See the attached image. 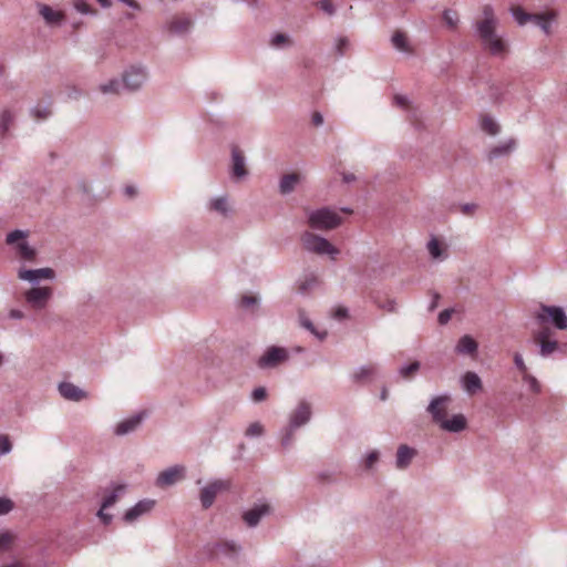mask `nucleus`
<instances>
[{"instance_id": "338daca9", "label": "nucleus", "mask_w": 567, "mask_h": 567, "mask_svg": "<svg viewBox=\"0 0 567 567\" xmlns=\"http://www.w3.org/2000/svg\"><path fill=\"white\" fill-rule=\"evenodd\" d=\"M549 336H550V330L546 328V329H543V330L538 331L537 333H535L534 339L537 343H539V342L549 340L548 339Z\"/></svg>"}, {"instance_id": "2eb2a0df", "label": "nucleus", "mask_w": 567, "mask_h": 567, "mask_svg": "<svg viewBox=\"0 0 567 567\" xmlns=\"http://www.w3.org/2000/svg\"><path fill=\"white\" fill-rule=\"evenodd\" d=\"M154 506H155V501H153V499H142L138 503H136L133 507L128 508L125 512V514L123 516V519L126 523H133L134 520H136L141 516L150 513L153 509Z\"/></svg>"}, {"instance_id": "bb28decb", "label": "nucleus", "mask_w": 567, "mask_h": 567, "mask_svg": "<svg viewBox=\"0 0 567 567\" xmlns=\"http://www.w3.org/2000/svg\"><path fill=\"white\" fill-rule=\"evenodd\" d=\"M298 319H299V324L308 330L310 333H312L317 339L319 340H324L328 336V332L324 330V331H318L315 327V324L312 323V321L307 317L306 315V311L305 310H299L298 312Z\"/></svg>"}, {"instance_id": "09e8293b", "label": "nucleus", "mask_w": 567, "mask_h": 567, "mask_svg": "<svg viewBox=\"0 0 567 567\" xmlns=\"http://www.w3.org/2000/svg\"><path fill=\"white\" fill-rule=\"evenodd\" d=\"M262 433L264 426L259 422L251 423L245 432L246 436L249 437L260 436Z\"/></svg>"}, {"instance_id": "e433bc0d", "label": "nucleus", "mask_w": 567, "mask_h": 567, "mask_svg": "<svg viewBox=\"0 0 567 567\" xmlns=\"http://www.w3.org/2000/svg\"><path fill=\"white\" fill-rule=\"evenodd\" d=\"M210 209L216 210L223 216H227L229 213L228 204L226 197H216L210 200L209 204Z\"/></svg>"}, {"instance_id": "473e14b6", "label": "nucleus", "mask_w": 567, "mask_h": 567, "mask_svg": "<svg viewBox=\"0 0 567 567\" xmlns=\"http://www.w3.org/2000/svg\"><path fill=\"white\" fill-rule=\"evenodd\" d=\"M391 43L399 51L406 53L412 52L408 37L403 31L396 30L391 37Z\"/></svg>"}, {"instance_id": "79ce46f5", "label": "nucleus", "mask_w": 567, "mask_h": 567, "mask_svg": "<svg viewBox=\"0 0 567 567\" xmlns=\"http://www.w3.org/2000/svg\"><path fill=\"white\" fill-rule=\"evenodd\" d=\"M350 48V41L347 37H338L334 43V54L342 58Z\"/></svg>"}, {"instance_id": "c85d7f7f", "label": "nucleus", "mask_w": 567, "mask_h": 567, "mask_svg": "<svg viewBox=\"0 0 567 567\" xmlns=\"http://www.w3.org/2000/svg\"><path fill=\"white\" fill-rule=\"evenodd\" d=\"M377 369L373 364L361 365L352 373V380L355 383H362L371 380L375 375Z\"/></svg>"}, {"instance_id": "de8ad7c7", "label": "nucleus", "mask_w": 567, "mask_h": 567, "mask_svg": "<svg viewBox=\"0 0 567 567\" xmlns=\"http://www.w3.org/2000/svg\"><path fill=\"white\" fill-rule=\"evenodd\" d=\"M259 297L251 295H244L240 299V306L245 309H249L259 305Z\"/></svg>"}, {"instance_id": "4468645a", "label": "nucleus", "mask_w": 567, "mask_h": 567, "mask_svg": "<svg viewBox=\"0 0 567 567\" xmlns=\"http://www.w3.org/2000/svg\"><path fill=\"white\" fill-rule=\"evenodd\" d=\"M18 277L21 280H27L33 285L38 284L41 279H54L55 272L51 268H39V269H20Z\"/></svg>"}, {"instance_id": "f3484780", "label": "nucleus", "mask_w": 567, "mask_h": 567, "mask_svg": "<svg viewBox=\"0 0 567 567\" xmlns=\"http://www.w3.org/2000/svg\"><path fill=\"white\" fill-rule=\"evenodd\" d=\"M246 159L243 152L237 147H231V175L236 179L245 178L248 175L246 169Z\"/></svg>"}, {"instance_id": "72a5a7b5", "label": "nucleus", "mask_w": 567, "mask_h": 567, "mask_svg": "<svg viewBox=\"0 0 567 567\" xmlns=\"http://www.w3.org/2000/svg\"><path fill=\"white\" fill-rule=\"evenodd\" d=\"M556 14L554 12L548 13H535V18H533L534 23H536L546 34L550 32V21L555 19Z\"/></svg>"}, {"instance_id": "412c9836", "label": "nucleus", "mask_w": 567, "mask_h": 567, "mask_svg": "<svg viewBox=\"0 0 567 567\" xmlns=\"http://www.w3.org/2000/svg\"><path fill=\"white\" fill-rule=\"evenodd\" d=\"M461 384H462L463 390L468 395H474L475 393L481 391L483 388L481 378L478 377L477 373L472 372V371H467L462 375Z\"/></svg>"}, {"instance_id": "680f3d73", "label": "nucleus", "mask_w": 567, "mask_h": 567, "mask_svg": "<svg viewBox=\"0 0 567 567\" xmlns=\"http://www.w3.org/2000/svg\"><path fill=\"white\" fill-rule=\"evenodd\" d=\"M514 363H515L516 368L523 373V375H525V373H527V367H526L520 353L514 354Z\"/></svg>"}, {"instance_id": "5fc2aeb1", "label": "nucleus", "mask_w": 567, "mask_h": 567, "mask_svg": "<svg viewBox=\"0 0 567 567\" xmlns=\"http://www.w3.org/2000/svg\"><path fill=\"white\" fill-rule=\"evenodd\" d=\"M378 307L388 311V312H396L398 305L395 299H386L384 302H378Z\"/></svg>"}, {"instance_id": "a211bd4d", "label": "nucleus", "mask_w": 567, "mask_h": 567, "mask_svg": "<svg viewBox=\"0 0 567 567\" xmlns=\"http://www.w3.org/2000/svg\"><path fill=\"white\" fill-rule=\"evenodd\" d=\"M437 425L446 432L450 433H460L464 431L467 426L466 417L463 414H454L451 419H446L444 416Z\"/></svg>"}, {"instance_id": "13d9d810", "label": "nucleus", "mask_w": 567, "mask_h": 567, "mask_svg": "<svg viewBox=\"0 0 567 567\" xmlns=\"http://www.w3.org/2000/svg\"><path fill=\"white\" fill-rule=\"evenodd\" d=\"M12 450V444L7 435L0 436V454H8Z\"/></svg>"}, {"instance_id": "0eeeda50", "label": "nucleus", "mask_w": 567, "mask_h": 567, "mask_svg": "<svg viewBox=\"0 0 567 567\" xmlns=\"http://www.w3.org/2000/svg\"><path fill=\"white\" fill-rule=\"evenodd\" d=\"M208 556L216 559L224 556L229 559H236L239 555L241 547L234 540H220L206 546Z\"/></svg>"}, {"instance_id": "c9c22d12", "label": "nucleus", "mask_w": 567, "mask_h": 567, "mask_svg": "<svg viewBox=\"0 0 567 567\" xmlns=\"http://www.w3.org/2000/svg\"><path fill=\"white\" fill-rule=\"evenodd\" d=\"M512 12V16L513 18L516 20V22L519 24V25H524L526 24L527 22H530L533 21V18H535V13H528V12H525L522 8L517 7V8H513L511 10Z\"/></svg>"}, {"instance_id": "f704fd0d", "label": "nucleus", "mask_w": 567, "mask_h": 567, "mask_svg": "<svg viewBox=\"0 0 567 567\" xmlns=\"http://www.w3.org/2000/svg\"><path fill=\"white\" fill-rule=\"evenodd\" d=\"M99 90L103 94H118L123 90V86L121 80L112 79L106 83L101 84Z\"/></svg>"}, {"instance_id": "37998d69", "label": "nucleus", "mask_w": 567, "mask_h": 567, "mask_svg": "<svg viewBox=\"0 0 567 567\" xmlns=\"http://www.w3.org/2000/svg\"><path fill=\"white\" fill-rule=\"evenodd\" d=\"M539 354L544 358L550 355L558 348V342L556 340H546L539 342Z\"/></svg>"}, {"instance_id": "393cba45", "label": "nucleus", "mask_w": 567, "mask_h": 567, "mask_svg": "<svg viewBox=\"0 0 567 567\" xmlns=\"http://www.w3.org/2000/svg\"><path fill=\"white\" fill-rule=\"evenodd\" d=\"M415 455V450L411 449L410 446L408 445H400L399 449H398V452H396V460H395V465L399 470H404L406 468L413 456Z\"/></svg>"}, {"instance_id": "9b49d317", "label": "nucleus", "mask_w": 567, "mask_h": 567, "mask_svg": "<svg viewBox=\"0 0 567 567\" xmlns=\"http://www.w3.org/2000/svg\"><path fill=\"white\" fill-rule=\"evenodd\" d=\"M311 415H312L311 404L309 402H307L306 400H302L298 403L296 409L290 413L288 425H290L291 429H299V427L306 425L310 421Z\"/></svg>"}, {"instance_id": "774afa93", "label": "nucleus", "mask_w": 567, "mask_h": 567, "mask_svg": "<svg viewBox=\"0 0 567 567\" xmlns=\"http://www.w3.org/2000/svg\"><path fill=\"white\" fill-rule=\"evenodd\" d=\"M105 509H102V506L100 507L97 512V517L103 522L104 525L111 524L113 516L111 514H107L104 512Z\"/></svg>"}, {"instance_id": "39448f33", "label": "nucleus", "mask_w": 567, "mask_h": 567, "mask_svg": "<svg viewBox=\"0 0 567 567\" xmlns=\"http://www.w3.org/2000/svg\"><path fill=\"white\" fill-rule=\"evenodd\" d=\"M289 360V352L284 347L271 346L258 359L257 365L260 369H274Z\"/></svg>"}, {"instance_id": "5701e85b", "label": "nucleus", "mask_w": 567, "mask_h": 567, "mask_svg": "<svg viewBox=\"0 0 567 567\" xmlns=\"http://www.w3.org/2000/svg\"><path fill=\"white\" fill-rule=\"evenodd\" d=\"M16 113L10 109H3L0 112V138L8 137L11 127L14 125Z\"/></svg>"}, {"instance_id": "ddd939ff", "label": "nucleus", "mask_w": 567, "mask_h": 567, "mask_svg": "<svg viewBox=\"0 0 567 567\" xmlns=\"http://www.w3.org/2000/svg\"><path fill=\"white\" fill-rule=\"evenodd\" d=\"M271 513V507L267 503L257 504L248 511L244 512L243 519L248 527H256L262 517Z\"/></svg>"}, {"instance_id": "bf43d9fd", "label": "nucleus", "mask_w": 567, "mask_h": 567, "mask_svg": "<svg viewBox=\"0 0 567 567\" xmlns=\"http://www.w3.org/2000/svg\"><path fill=\"white\" fill-rule=\"evenodd\" d=\"M13 508V502L7 497H0V515L8 514Z\"/></svg>"}, {"instance_id": "20e7f679", "label": "nucleus", "mask_w": 567, "mask_h": 567, "mask_svg": "<svg viewBox=\"0 0 567 567\" xmlns=\"http://www.w3.org/2000/svg\"><path fill=\"white\" fill-rule=\"evenodd\" d=\"M540 323L551 322L559 330L567 329V315L559 306L542 305L540 311L536 316Z\"/></svg>"}, {"instance_id": "0e129e2a", "label": "nucleus", "mask_w": 567, "mask_h": 567, "mask_svg": "<svg viewBox=\"0 0 567 567\" xmlns=\"http://www.w3.org/2000/svg\"><path fill=\"white\" fill-rule=\"evenodd\" d=\"M74 7H75L76 11H79L83 14H89L92 12L90 6L85 1H82V0L76 1L74 3Z\"/></svg>"}, {"instance_id": "49530a36", "label": "nucleus", "mask_w": 567, "mask_h": 567, "mask_svg": "<svg viewBox=\"0 0 567 567\" xmlns=\"http://www.w3.org/2000/svg\"><path fill=\"white\" fill-rule=\"evenodd\" d=\"M13 542V536L9 532H0V553L7 551Z\"/></svg>"}, {"instance_id": "dca6fc26", "label": "nucleus", "mask_w": 567, "mask_h": 567, "mask_svg": "<svg viewBox=\"0 0 567 567\" xmlns=\"http://www.w3.org/2000/svg\"><path fill=\"white\" fill-rule=\"evenodd\" d=\"M39 14L45 21V24L49 27H59L63 23L65 16L62 11L54 10L48 4L38 3Z\"/></svg>"}, {"instance_id": "4c0bfd02", "label": "nucleus", "mask_w": 567, "mask_h": 567, "mask_svg": "<svg viewBox=\"0 0 567 567\" xmlns=\"http://www.w3.org/2000/svg\"><path fill=\"white\" fill-rule=\"evenodd\" d=\"M481 128L489 135H496L499 132L498 124L488 115L483 116Z\"/></svg>"}, {"instance_id": "f8f14e48", "label": "nucleus", "mask_w": 567, "mask_h": 567, "mask_svg": "<svg viewBox=\"0 0 567 567\" xmlns=\"http://www.w3.org/2000/svg\"><path fill=\"white\" fill-rule=\"evenodd\" d=\"M185 475V467L182 465L171 466L161 472L156 478V485L158 487L172 486L182 480Z\"/></svg>"}, {"instance_id": "f03ea898", "label": "nucleus", "mask_w": 567, "mask_h": 567, "mask_svg": "<svg viewBox=\"0 0 567 567\" xmlns=\"http://www.w3.org/2000/svg\"><path fill=\"white\" fill-rule=\"evenodd\" d=\"M308 225L316 230H331L342 223V217L329 207L308 212Z\"/></svg>"}, {"instance_id": "c756f323", "label": "nucleus", "mask_w": 567, "mask_h": 567, "mask_svg": "<svg viewBox=\"0 0 567 567\" xmlns=\"http://www.w3.org/2000/svg\"><path fill=\"white\" fill-rule=\"evenodd\" d=\"M427 251L434 260H444L447 258L446 249L442 247L436 237H432L427 245Z\"/></svg>"}, {"instance_id": "3c124183", "label": "nucleus", "mask_w": 567, "mask_h": 567, "mask_svg": "<svg viewBox=\"0 0 567 567\" xmlns=\"http://www.w3.org/2000/svg\"><path fill=\"white\" fill-rule=\"evenodd\" d=\"M251 400L256 403L262 402L267 398V390L265 386H258L251 392Z\"/></svg>"}, {"instance_id": "6e6d98bb", "label": "nucleus", "mask_w": 567, "mask_h": 567, "mask_svg": "<svg viewBox=\"0 0 567 567\" xmlns=\"http://www.w3.org/2000/svg\"><path fill=\"white\" fill-rule=\"evenodd\" d=\"M483 16H484V19L482 21H489L491 23H498L496 17L494 14V9L489 4L484 6Z\"/></svg>"}, {"instance_id": "6e6552de", "label": "nucleus", "mask_w": 567, "mask_h": 567, "mask_svg": "<svg viewBox=\"0 0 567 567\" xmlns=\"http://www.w3.org/2000/svg\"><path fill=\"white\" fill-rule=\"evenodd\" d=\"M230 487L231 482L228 480H215L207 484L206 486H204L200 489L199 495L203 508H209L214 504L217 494L224 491H229Z\"/></svg>"}, {"instance_id": "c03bdc74", "label": "nucleus", "mask_w": 567, "mask_h": 567, "mask_svg": "<svg viewBox=\"0 0 567 567\" xmlns=\"http://www.w3.org/2000/svg\"><path fill=\"white\" fill-rule=\"evenodd\" d=\"M421 368V364L419 361H413L412 363L410 364H405V365H402L400 369H399V374L404 378V379H409L411 378L414 373H416Z\"/></svg>"}, {"instance_id": "aec40b11", "label": "nucleus", "mask_w": 567, "mask_h": 567, "mask_svg": "<svg viewBox=\"0 0 567 567\" xmlns=\"http://www.w3.org/2000/svg\"><path fill=\"white\" fill-rule=\"evenodd\" d=\"M58 389L61 396L69 401L79 402L86 398V392L71 382H61Z\"/></svg>"}, {"instance_id": "423d86ee", "label": "nucleus", "mask_w": 567, "mask_h": 567, "mask_svg": "<svg viewBox=\"0 0 567 567\" xmlns=\"http://www.w3.org/2000/svg\"><path fill=\"white\" fill-rule=\"evenodd\" d=\"M147 79V71L144 66H131L123 72L122 86L123 90L135 92L138 91Z\"/></svg>"}, {"instance_id": "9d476101", "label": "nucleus", "mask_w": 567, "mask_h": 567, "mask_svg": "<svg viewBox=\"0 0 567 567\" xmlns=\"http://www.w3.org/2000/svg\"><path fill=\"white\" fill-rule=\"evenodd\" d=\"M452 398L450 394L444 393L434 396L426 408V412L432 416V420L437 424L444 416H446L447 406L451 403Z\"/></svg>"}, {"instance_id": "69168bd1", "label": "nucleus", "mask_w": 567, "mask_h": 567, "mask_svg": "<svg viewBox=\"0 0 567 567\" xmlns=\"http://www.w3.org/2000/svg\"><path fill=\"white\" fill-rule=\"evenodd\" d=\"M477 205L474 203H466L461 205V212L464 215L471 216L475 213Z\"/></svg>"}, {"instance_id": "1a4fd4ad", "label": "nucleus", "mask_w": 567, "mask_h": 567, "mask_svg": "<svg viewBox=\"0 0 567 567\" xmlns=\"http://www.w3.org/2000/svg\"><path fill=\"white\" fill-rule=\"evenodd\" d=\"M52 293L53 291L50 287H33L25 291L24 299L31 308L42 310L47 307Z\"/></svg>"}, {"instance_id": "052dcab7", "label": "nucleus", "mask_w": 567, "mask_h": 567, "mask_svg": "<svg viewBox=\"0 0 567 567\" xmlns=\"http://www.w3.org/2000/svg\"><path fill=\"white\" fill-rule=\"evenodd\" d=\"M32 114L40 120H45L51 115V111L49 107H35L32 110Z\"/></svg>"}, {"instance_id": "cd10ccee", "label": "nucleus", "mask_w": 567, "mask_h": 567, "mask_svg": "<svg viewBox=\"0 0 567 567\" xmlns=\"http://www.w3.org/2000/svg\"><path fill=\"white\" fill-rule=\"evenodd\" d=\"M320 281L316 274L309 272L303 276L298 282V292L307 295L319 286Z\"/></svg>"}, {"instance_id": "a18cd8bd", "label": "nucleus", "mask_w": 567, "mask_h": 567, "mask_svg": "<svg viewBox=\"0 0 567 567\" xmlns=\"http://www.w3.org/2000/svg\"><path fill=\"white\" fill-rule=\"evenodd\" d=\"M523 380L532 392L539 393L542 391V385L534 375L525 373V375H523Z\"/></svg>"}, {"instance_id": "4be33fe9", "label": "nucleus", "mask_w": 567, "mask_h": 567, "mask_svg": "<svg viewBox=\"0 0 567 567\" xmlns=\"http://www.w3.org/2000/svg\"><path fill=\"white\" fill-rule=\"evenodd\" d=\"M143 417L144 413H138L121 421L116 425L114 433L118 436H122L134 432L142 423Z\"/></svg>"}, {"instance_id": "2f4dec72", "label": "nucleus", "mask_w": 567, "mask_h": 567, "mask_svg": "<svg viewBox=\"0 0 567 567\" xmlns=\"http://www.w3.org/2000/svg\"><path fill=\"white\" fill-rule=\"evenodd\" d=\"M456 351L462 354H473L477 351V342L470 336H463L456 344Z\"/></svg>"}, {"instance_id": "603ef678", "label": "nucleus", "mask_w": 567, "mask_h": 567, "mask_svg": "<svg viewBox=\"0 0 567 567\" xmlns=\"http://www.w3.org/2000/svg\"><path fill=\"white\" fill-rule=\"evenodd\" d=\"M380 454L378 451H371L368 453L364 460V467L371 470L379 461Z\"/></svg>"}, {"instance_id": "7ed1b4c3", "label": "nucleus", "mask_w": 567, "mask_h": 567, "mask_svg": "<svg viewBox=\"0 0 567 567\" xmlns=\"http://www.w3.org/2000/svg\"><path fill=\"white\" fill-rule=\"evenodd\" d=\"M301 241L305 249L310 252L330 256L339 254V250L332 246L328 239L310 231H305L301 235Z\"/></svg>"}, {"instance_id": "6ab92c4d", "label": "nucleus", "mask_w": 567, "mask_h": 567, "mask_svg": "<svg viewBox=\"0 0 567 567\" xmlns=\"http://www.w3.org/2000/svg\"><path fill=\"white\" fill-rule=\"evenodd\" d=\"M166 27L171 34L184 37L190 31L193 21L188 17H174Z\"/></svg>"}, {"instance_id": "a878e982", "label": "nucleus", "mask_w": 567, "mask_h": 567, "mask_svg": "<svg viewBox=\"0 0 567 567\" xmlns=\"http://www.w3.org/2000/svg\"><path fill=\"white\" fill-rule=\"evenodd\" d=\"M126 492L125 484H112V491L103 498L102 509L112 507Z\"/></svg>"}, {"instance_id": "7c9ffc66", "label": "nucleus", "mask_w": 567, "mask_h": 567, "mask_svg": "<svg viewBox=\"0 0 567 567\" xmlns=\"http://www.w3.org/2000/svg\"><path fill=\"white\" fill-rule=\"evenodd\" d=\"M515 141L509 140L505 143H501L499 145L493 147L488 153V159L499 158L502 156L508 155L515 148Z\"/></svg>"}, {"instance_id": "4d7b16f0", "label": "nucleus", "mask_w": 567, "mask_h": 567, "mask_svg": "<svg viewBox=\"0 0 567 567\" xmlns=\"http://www.w3.org/2000/svg\"><path fill=\"white\" fill-rule=\"evenodd\" d=\"M289 39L286 34L284 33H276L272 38H271V45L275 47V48H280L282 47L284 44L288 43Z\"/></svg>"}, {"instance_id": "ea45409f", "label": "nucleus", "mask_w": 567, "mask_h": 567, "mask_svg": "<svg viewBox=\"0 0 567 567\" xmlns=\"http://www.w3.org/2000/svg\"><path fill=\"white\" fill-rule=\"evenodd\" d=\"M298 429H291L290 425H287L286 427L282 429L280 442L284 449H288L292 445L295 441V432Z\"/></svg>"}, {"instance_id": "b1692460", "label": "nucleus", "mask_w": 567, "mask_h": 567, "mask_svg": "<svg viewBox=\"0 0 567 567\" xmlns=\"http://www.w3.org/2000/svg\"><path fill=\"white\" fill-rule=\"evenodd\" d=\"M301 176L298 173L285 174L279 181V193L289 195L292 193L300 182Z\"/></svg>"}, {"instance_id": "8fccbe9b", "label": "nucleus", "mask_w": 567, "mask_h": 567, "mask_svg": "<svg viewBox=\"0 0 567 567\" xmlns=\"http://www.w3.org/2000/svg\"><path fill=\"white\" fill-rule=\"evenodd\" d=\"M28 236L27 231L16 229L7 235L6 241L9 245L16 244L20 239H24Z\"/></svg>"}, {"instance_id": "58836bf2", "label": "nucleus", "mask_w": 567, "mask_h": 567, "mask_svg": "<svg viewBox=\"0 0 567 567\" xmlns=\"http://www.w3.org/2000/svg\"><path fill=\"white\" fill-rule=\"evenodd\" d=\"M442 18H443L445 24L447 25V28H450L451 30H455L457 28L460 19H458V14L456 11L451 10V9H445L443 11Z\"/></svg>"}, {"instance_id": "a19ab883", "label": "nucleus", "mask_w": 567, "mask_h": 567, "mask_svg": "<svg viewBox=\"0 0 567 567\" xmlns=\"http://www.w3.org/2000/svg\"><path fill=\"white\" fill-rule=\"evenodd\" d=\"M17 249L21 258L25 260H33L37 254L35 249L32 248L27 241L19 243Z\"/></svg>"}, {"instance_id": "e2e57ef3", "label": "nucleus", "mask_w": 567, "mask_h": 567, "mask_svg": "<svg viewBox=\"0 0 567 567\" xmlns=\"http://www.w3.org/2000/svg\"><path fill=\"white\" fill-rule=\"evenodd\" d=\"M453 309H445L439 313L437 320L440 324H446L452 317Z\"/></svg>"}, {"instance_id": "864d4df0", "label": "nucleus", "mask_w": 567, "mask_h": 567, "mask_svg": "<svg viewBox=\"0 0 567 567\" xmlns=\"http://www.w3.org/2000/svg\"><path fill=\"white\" fill-rule=\"evenodd\" d=\"M317 6L328 16H333L336 13V8L330 0H319Z\"/></svg>"}, {"instance_id": "f257e3e1", "label": "nucleus", "mask_w": 567, "mask_h": 567, "mask_svg": "<svg viewBox=\"0 0 567 567\" xmlns=\"http://www.w3.org/2000/svg\"><path fill=\"white\" fill-rule=\"evenodd\" d=\"M497 23L489 21H477L475 23V32L481 40L483 47L493 55H499L505 51L504 41L496 35Z\"/></svg>"}]
</instances>
